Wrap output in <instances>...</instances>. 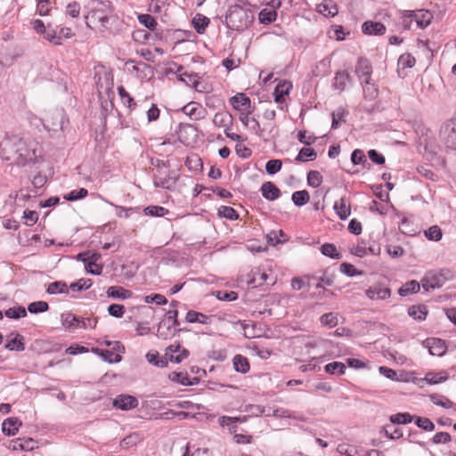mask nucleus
Listing matches in <instances>:
<instances>
[{"label": "nucleus", "mask_w": 456, "mask_h": 456, "mask_svg": "<svg viewBox=\"0 0 456 456\" xmlns=\"http://www.w3.org/2000/svg\"><path fill=\"white\" fill-rule=\"evenodd\" d=\"M419 283L416 281H411L406 282L403 286H402L398 293L401 297H405L410 294L417 293L419 290Z\"/></svg>", "instance_id": "7c9ffc66"}, {"label": "nucleus", "mask_w": 456, "mask_h": 456, "mask_svg": "<svg viewBox=\"0 0 456 456\" xmlns=\"http://www.w3.org/2000/svg\"><path fill=\"white\" fill-rule=\"evenodd\" d=\"M21 426V421L19 420L17 418H8L6 419L3 424H2V430L4 434L7 436H14L18 430L19 428Z\"/></svg>", "instance_id": "aec40b11"}, {"label": "nucleus", "mask_w": 456, "mask_h": 456, "mask_svg": "<svg viewBox=\"0 0 456 456\" xmlns=\"http://www.w3.org/2000/svg\"><path fill=\"white\" fill-rule=\"evenodd\" d=\"M282 167V162L280 159H270L265 164V170L269 175H275Z\"/></svg>", "instance_id": "13d9d810"}, {"label": "nucleus", "mask_w": 456, "mask_h": 456, "mask_svg": "<svg viewBox=\"0 0 456 456\" xmlns=\"http://www.w3.org/2000/svg\"><path fill=\"white\" fill-rule=\"evenodd\" d=\"M49 308V305L45 301H37L32 302L28 305V310L31 314H39L46 312Z\"/></svg>", "instance_id": "3c124183"}, {"label": "nucleus", "mask_w": 456, "mask_h": 456, "mask_svg": "<svg viewBox=\"0 0 456 456\" xmlns=\"http://www.w3.org/2000/svg\"><path fill=\"white\" fill-rule=\"evenodd\" d=\"M138 20L141 24L151 30H155L158 25L156 20L150 14H141L139 15Z\"/></svg>", "instance_id": "5fc2aeb1"}, {"label": "nucleus", "mask_w": 456, "mask_h": 456, "mask_svg": "<svg viewBox=\"0 0 456 456\" xmlns=\"http://www.w3.org/2000/svg\"><path fill=\"white\" fill-rule=\"evenodd\" d=\"M185 320H186V322H188L190 323H194V322H199V323H202V324H209L210 323L208 316H207L206 314H204L202 313L193 311V310H190L187 312Z\"/></svg>", "instance_id": "5701e85b"}, {"label": "nucleus", "mask_w": 456, "mask_h": 456, "mask_svg": "<svg viewBox=\"0 0 456 456\" xmlns=\"http://www.w3.org/2000/svg\"><path fill=\"white\" fill-rule=\"evenodd\" d=\"M415 62V58L410 53H403L398 59V65L402 69L412 68Z\"/></svg>", "instance_id": "864d4df0"}, {"label": "nucleus", "mask_w": 456, "mask_h": 456, "mask_svg": "<svg viewBox=\"0 0 456 456\" xmlns=\"http://www.w3.org/2000/svg\"><path fill=\"white\" fill-rule=\"evenodd\" d=\"M425 236L430 240L438 241L442 238V231L437 225H434L425 231Z\"/></svg>", "instance_id": "680f3d73"}, {"label": "nucleus", "mask_w": 456, "mask_h": 456, "mask_svg": "<svg viewBox=\"0 0 456 456\" xmlns=\"http://www.w3.org/2000/svg\"><path fill=\"white\" fill-rule=\"evenodd\" d=\"M181 330V329L172 326V323H168L167 321L162 320L159 324L157 336L161 339H168Z\"/></svg>", "instance_id": "9b49d317"}, {"label": "nucleus", "mask_w": 456, "mask_h": 456, "mask_svg": "<svg viewBox=\"0 0 456 456\" xmlns=\"http://www.w3.org/2000/svg\"><path fill=\"white\" fill-rule=\"evenodd\" d=\"M277 13L275 11L264 9L259 12V21L263 24H269L275 20Z\"/></svg>", "instance_id": "79ce46f5"}, {"label": "nucleus", "mask_w": 456, "mask_h": 456, "mask_svg": "<svg viewBox=\"0 0 456 456\" xmlns=\"http://www.w3.org/2000/svg\"><path fill=\"white\" fill-rule=\"evenodd\" d=\"M62 116H63L62 113L60 112V111L53 113L52 118H53V119H55V121H53L51 123L49 118H46L45 119L44 126L48 130L56 131L58 129H61L62 128V120H61L62 119Z\"/></svg>", "instance_id": "cd10ccee"}, {"label": "nucleus", "mask_w": 456, "mask_h": 456, "mask_svg": "<svg viewBox=\"0 0 456 456\" xmlns=\"http://www.w3.org/2000/svg\"><path fill=\"white\" fill-rule=\"evenodd\" d=\"M165 354L171 362L179 363L189 356V351L183 348L180 344L171 345L167 347Z\"/></svg>", "instance_id": "0eeeda50"}, {"label": "nucleus", "mask_w": 456, "mask_h": 456, "mask_svg": "<svg viewBox=\"0 0 456 456\" xmlns=\"http://www.w3.org/2000/svg\"><path fill=\"white\" fill-rule=\"evenodd\" d=\"M0 154L7 161L25 166L41 155V148L35 140L12 135L5 137L1 142Z\"/></svg>", "instance_id": "f257e3e1"}, {"label": "nucleus", "mask_w": 456, "mask_h": 456, "mask_svg": "<svg viewBox=\"0 0 456 456\" xmlns=\"http://www.w3.org/2000/svg\"><path fill=\"white\" fill-rule=\"evenodd\" d=\"M5 315L11 319H18L25 317L27 315V311L23 306L11 307L5 311Z\"/></svg>", "instance_id": "4d7b16f0"}, {"label": "nucleus", "mask_w": 456, "mask_h": 456, "mask_svg": "<svg viewBox=\"0 0 456 456\" xmlns=\"http://www.w3.org/2000/svg\"><path fill=\"white\" fill-rule=\"evenodd\" d=\"M89 12L85 16L86 24L90 28L103 31L108 28L113 18L114 8L109 0H91Z\"/></svg>", "instance_id": "f03ea898"}, {"label": "nucleus", "mask_w": 456, "mask_h": 456, "mask_svg": "<svg viewBox=\"0 0 456 456\" xmlns=\"http://www.w3.org/2000/svg\"><path fill=\"white\" fill-rule=\"evenodd\" d=\"M349 79L350 76L346 71L337 72L332 86L335 89L343 91L345 90Z\"/></svg>", "instance_id": "393cba45"}, {"label": "nucleus", "mask_w": 456, "mask_h": 456, "mask_svg": "<svg viewBox=\"0 0 456 456\" xmlns=\"http://www.w3.org/2000/svg\"><path fill=\"white\" fill-rule=\"evenodd\" d=\"M177 181L175 171L170 170L168 167L159 168L153 174V183L155 187L171 190Z\"/></svg>", "instance_id": "20e7f679"}, {"label": "nucleus", "mask_w": 456, "mask_h": 456, "mask_svg": "<svg viewBox=\"0 0 456 456\" xmlns=\"http://www.w3.org/2000/svg\"><path fill=\"white\" fill-rule=\"evenodd\" d=\"M317 157V153L312 148H302L297 156L296 157L295 160L297 162L301 161H307V160H314Z\"/></svg>", "instance_id": "72a5a7b5"}, {"label": "nucleus", "mask_w": 456, "mask_h": 456, "mask_svg": "<svg viewBox=\"0 0 456 456\" xmlns=\"http://www.w3.org/2000/svg\"><path fill=\"white\" fill-rule=\"evenodd\" d=\"M320 322L324 326L333 328L338 323V315L334 313L324 314L320 317Z\"/></svg>", "instance_id": "a19ab883"}, {"label": "nucleus", "mask_w": 456, "mask_h": 456, "mask_svg": "<svg viewBox=\"0 0 456 456\" xmlns=\"http://www.w3.org/2000/svg\"><path fill=\"white\" fill-rule=\"evenodd\" d=\"M292 89V84L289 81L280 82L273 92L274 100L278 103L285 102V96L288 95Z\"/></svg>", "instance_id": "f3484780"}, {"label": "nucleus", "mask_w": 456, "mask_h": 456, "mask_svg": "<svg viewBox=\"0 0 456 456\" xmlns=\"http://www.w3.org/2000/svg\"><path fill=\"white\" fill-rule=\"evenodd\" d=\"M322 182V175L320 172L312 170L307 174V183L310 186L317 188Z\"/></svg>", "instance_id": "8fccbe9b"}, {"label": "nucleus", "mask_w": 456, "mask_h": 456, "mask_svg": "<svg viewBox=\"0 0 456 456\" xmlns=\"http://www.w3.org/2000/svg\"><path fill=\"white\" fill-rule=\"evenodd\" d=\"M253 20L251 12L238 4L231 6L225 17L227 28L237 31L248 28Z\"/></svg>", "instance_id": "7ed1b4c3"}, {"label": "nucleus", "mask_w": 456, "mask_h": 456, "mask_svg": "<svg viewBox=\"0 0 456 456\" xmlns=\"http://www.w3.org/2000/svg\"><path fill=\"white\" fill-rule=\"evenodd\" d=\"M118 93L120 96V99L122 101V103L129 108L131 110L135 109L136 102H134V98L126 91V89L120 86L118 87Z\"/></svg>", "instance_id": "2f4dec72"}, {"label": "nucleus", "mask_w": 456, "mask_h": 456, "mask_svg": "<svg viewBox=\"0 0 456 456\" xmlns=\"http://www.w3.org/2000/svg\"><path fill=\"white\" fill-rule=\"evenodd\" d=\"M232 108L239 112L251 110V101L248 96L243 93H238L230 99Z\"/></svg>", "instance_id": "1a4fd4ad"}, {"label": "nucleus", "mask_w": 456, "mask_h": 456, "mask_svg": "<svg viewBox=\"0 0 456 456\" xmlns=\"http://www.w3.org/2000/svg\"><path fill=\"white\" fill-rule=\"evenodd\" d=\"M24 224L28 226L34 225L38 220V215L36 211L25 210L23 213Z\"/></svg>", "instance_id": "0e129e2a"}, {"label": "nucleus", "mask_w": 456, "mask_h": 456, "mask_svg": "<svg viewBox=\"0 0 456 456\" xmlns=\"http://www.w3.org/2000/svg\"><path fill=\"white\" fill-rule=\"evenodd\" d=\"M47 292L49 294H57V293H68L69 288L67 284L63 281H54L49 284L47 288Z\"/></svg>", "instance_id": "ea45409f"}, {"label": "nucleus", "mask_w": 456, "mask_h": 456, "mask_svg": "<svg viewBox=\"0 0 456 456\" xmlns=\"http://www.w3.org/2000/svg\"><path fill=\"white\" fill-rule=\"evenodd\" d=\"M338 452L346 456H358V452L354 446L345 444H338Z\"/></svg>", "instance_id": "338daca9"}, {"label": "nucleus", "mask_w": 456, "mask_h": 456, "mask_svg": "<svg viewBox=\"0 0 456 456\" xmlns=\"http://www.w3.org/2000/svg\"><path fill=\"white\" fill-rule=\"evenodd\" d=\"M139 402L136 397L130 395H118L113 399L112 405L114 408L121 411H129L138 406Z\"/></svg>", "instance_id": "423d86ee"}, {"label": "nucleus", "mask_w": 456, "mask_h": 456, "mask_svg": "<svg viewBox=\"0 0 456 456\" xmlns=\"http://www.w3.org/2000/svg\"><path fill=\"white\" fill-rule=\"evenodd\" d=\"M309 193L306 191H297L292 194V201L296 206L301 207L309 201Z\"/></svg>", "instance_id": "c9c22d12"}, {"label": "nucleus", "mask_w": 456, "mask_h": 456, "mask_svg": "<svg viewBox=\"0 0 456 456\" xmlns=\"http://www.w3.org/2000/svg\"><path fill=\"white\" fill-rule=\"evenodd\" d=\"M362 86L363 97L369 101L374 100L379 95V90L371 80H363L361 82Z\"/></svg>", "instance_id": "4be33fe9"}, {"label": "nucleus", "mask_w": 456, "mask_h": 456, "mask_svg": "<svg viewBox=\"0 0 456 456\" xmlns=\"http://www.w3.org/2000/svg\"><path fill=\"white\" fill-rule=\"evenodd\" d=\"M393 424H408L413 420V416L408 412L396 413L389 418Z\"/></svg>", "instance_id": "58836bf2"}, {"label": "nucleus", "mask_w": 456, "mask_h": 456, "mask_svg": "<svg viewBox=\"0 0 456 456\" xmlns=\"http://www.w3.org/2000/svg\"><path fill=\"white\" fill-rule=\"evenodd\" d=\"M132 292L122 287L111 286L107 290V295L110 297L126 299L132 297Z\"/></svg>", "instance_id": "b1692460"}, {"label": "nucleus", "mask_w": 456, "mask_h": 456, "mask_svg": "<svg viewBox=\"0 0 456 456\" xmlns=\"http://www.w3.org/2000/svg\"><path fill=\"white\" fill-rule=\"evenodd\" d=\"M356 75L361 82L371 80L372 67L365 58H360L355 67Z\"/></svg>", "instance_id": "9d476101"}, {"label": "nucleus", "mask_w": 456, "mask_h": 456, "mask_svg": "<svg viewBox=\"0 0 456 456\" xmlns=\"http://www.w3.org/2000/svg\"><path fill=\"white\" fill-rule=\"evenodd\" d=\"M340 271H341V273H343L344 274H346L349 277L361 275L362 273V271H357L356 268L353 265L348 264V263H342L340 265Z\"/></svg>", "instance_id": "e2e57ef3"}, {"label": "nucleus", "mask_w": 456, "mask_h": 456, "mask_svg": "<svg viewBox=\"0 0 456 456\" xmlns=\"http://www.w3.org/2000/svg\"><path fill=\"white\" fill-rule=\"evenodd\" d=\"M345 115L346 110L342 108H339L337 110L333 111L331 127L336 129L340 126L341 123L345 122Z\"/></svg>", "instance_id": "603ef678"}, {"label": "nucleus", "mask_w": 456, "mask_h": 456, "mask_svg": "<svg viewBox=\"0 0 456 456\" xmlns=\"http://www.w3.org/2000/svg\"><path fill=\"white\" fill-rule=\"evenodd\" d=\"M88 191L85 188H81L79 190H73L69 194L64 196V199L69 201L77 200L84 199L87 196Z\"/></svg>", "instance_id": "052dcab7"}, {"label": "nucleus", "mask_w": 456, "mask_h": 456, "mask_svg": "<svg viewBox=\"0 0 456 456\" xmlns=\"http://www.w3.org/2000/svg\"><path fill=\"white\" fill-rule=\"evenodd\" d=\"M408 314L416 320H424L427 315V311L425 306L412 305L409 308Z\"/></svg>", "instance_id": "c03bdc74"}, {"label": "nucleus", "mask_w": 456, "mask_h": 456, "mask_svg": "<svg viewBox=\"0 0 456 456\" xmlns=\"http://www.w3.org/2000/svg\"><path fill=\"white\" fill-rule=\"evenodd\" d=\"M234 369L237 372L247 373L249 370L248 359L241 354H236L232 360Z\"/></svg>", "instance_id": "a878e982"}, {"label": "nucleus", "mask_w": 456, "mask_h": 456, "mask_svg": "<svg viewBox=\"0 0 456 456\" xmlns=\"http://www.w3.org/2000/svg\"><path fill=\"white\" fill-rule=\"evenodd\" d=\"M262 196L268 200H275L281 196L280 189L272 182H265L260 188Z\"/></svg>", "instance_id": "2eb2a0df"}, {"label": "nucleus", "mask_w": 456, "mask_h": 456, "mask_svg": "<svg viewBox=\"0 0 456 456\" xmlns=\"http://www.w3.org/2000/svg\"><path fill=\"white\" fill-rule=\"evenodd\" d=\"M183 456H211L210 452L206 448H198L190 453L189 446L186 445L185 452Z\"/></svg>", "instance_id": "774afa93"}, {"label": "nucleus", "mask_w": 456, "mask_h": 456, "mask_svg": "<svg viewBox=\"0 0 456 456\" xmlns=\"http://www.w3.org/2000/svg\"><path fill=\"white\" fill-rule=\"evenodd\" d=\"M23 337L19 333L12 332L8 336V341L5 344V348L10 351H24L25 346L23 343Z\"/></svg>", "instance_id": "6ab92c4d"}, {"label": "nucleus", "mask_w": 456, "mask_h": 456, "mask_svg": "<svg viewBox=\"0 0 456 456\" xmlns=\"http://www.w3.org/2000/svg\"><path fill=\"white\" fill-rule=\"evenodd\" d=\"M232 120V116L227 111L216 112L213 118L214 125L216 127H223L224 130H230Z\"/></svg>", "instance_id": "dca6fc26"}, {"label": "nucleus", "mask_w": 456, "mask_h": 456, "mask_svg": "<svg viewBox=\"0 0 456 456\" xmlns=\"http://www.w3.org/2000/svg\"><path fill=\"white\" fill-rule=\"evenodd\" d=\"M408 17L409 18H413L414 20L417 23V26L419 28H424L428 27L430 24L432 15L428 12H410Z\"/></svg>", "instance_id": "412c9836"}, {"label": "nucleus", "mask_w": 456, "mask_h": 456, "mask_svg": "<svg viewBox=\"0 0 456 456\" xmlns=\"http://www.w3.org/2000/svg\"><path fill=\"white\" fill-rule=\"evenodd\" d=\"M440 138L446 148H456V117L444 122L441 126Z\"/></svg>", "instance_id": "39448f33"}, {"label": "nucleus", "mask_w": 456, "mask_h": 456, "mask_svg": "<svg viewBox=\"0 0 456 456\" xmlns=\"http://www.w3.org/2000/svg\"><path fill=\"white\" fill-rule=\"evenodd\" d=\"M58 34H59L58 27L53 28L51 24H48L47 29H46V32H45L44 37L53 45H61V37H59Z\"/></svg>", "instance_id": "c756f323"}, {"label": "nucleus", "mask_w": 456, "mask_h": 456, "mask_svg": "<svg viewBox=\"0 0 456 456\" xmlns=\"http://www.w3.org/2000/svg\"><path fill=\"white\" fill-rule=\"evenodd\" d=\"M365 294L370 299L384 300L391 296V290L381 284H374L365 291Z\"/></svg>", "instance_id": "6e6552de"}, {"label": "nucleus", "mask_w": 456, "mask_h": 456, "mask_svg": "<svg viewBox=\"0 0 456 456\" xmlns=\"http://www.w3.org/2000/svg\"><path fill=\"white\" fill-rule=\"evenodd\" d=\"M92 284L90 279H79L77 281L71 283L69 289L73 291H80L89 289Z\"/></svg>", "instance_id": "bf43d9fd"}, {"label": "nucleus", "mask_w": 456, "mask_h": 456, "mask_svg": "<svg viewBox=\"0 0 456 456\" xmlns=\"http://www.w3.org/2000/svg\"><path fill=\"white\" fill-rule=\"evenodd\" d=\"M218 215L230 220H236L239 217L236 210L232 207L222 206L218 208Z\"/></svg>", "instance_id": "de8ad7c7"}, {"label": "nucleus", "mask_w": 456, "mask_h": 456, "mask_svg": "<svg viewBox=\"0 0 456 456\" xmlns=\"http://www.w3.org/2000/svg\"><path fill=\"white\" fill-rule=\"evenodd\" d=\"M37 2V12L41 16H45L50 13L52 10V2L51 0H36Z\"/></svg>", "instance_id": "09e8293b"}, {"label": "nucleus", "mask_w": 456, "mask_h": 456, "mask_svg": "<svg viewBox=\"0 0 456 456\" xmlns=\"http://www.w3.org/2000/svg\"><path fill=\"white\" fill-rule=\"evenodd\" d=\"M324 370L327 373L334 374H344L346 370V365L340 362H333L325 365Z\"/></svg>", "instance_id": "a18cd8bd"}, {"label": "nucleus", "mask_w": 456, "mask_h": 456, "mask_svg": "<svg viewBox=\"0 0 456 456\" xmlns=\"http://www.w3.org/2000/svg\"><path fill=\"white\" fill-rule=\"evenodd\" d=\"M430 400L434 404H436L437 406H441L445 409H451V408L456 409V404L453 402H452L449 398H447L444 395H436V394L431 395Z\"/></svg>", "instance_id": "c85d7f7f"}, {"label": "nucleus", "mask_w": 456, "mask_h": 456, "mask_svg": "<svg viewBox=\"0 0 456 456\" xmlns=\"http://www.w3.org/2000/svg\"><path fill=\"white\" fill-rule=\"evenodd\" d=\"M108 313L113 317L121 318L125 314V306L122 305L112 304L108 307Z\"/></svg>", "instance_id": "69168bd1"}, {"label": "nucleus", "mask_w": 456, "mask_h": 456, "mask_svg": "<svg viewBox=\"0 0 456 456\" xmlns=\"http://www.w3.org/2000/svg\"><path fill=\"white\" fill-rule=\"evenodd\" d=\"M362 30L365 35L380 36L385 34L387 28L381 22L369 20L362 24Z\"/></svg>", "instance_id": "f8f14e48"}, {"label": "nucleus", "mask_w": 456, "mask_h": 456, "mask_svg": "<svg viewBox=\"0 0 456 456\" xmlns=\"http://www.w3.org/2000/svg\"><path fill=\"white\" fill-rule=\"evenodd\" d=\"M425 343L432 355L442 356L446 352L445 343L442 339L428 338Z\"/></svg>", "instance_id": "4468645a"}, {"label": "nucleus", "mask_w": 456, "mask_h": 456, "mask_svg": "<svg viewBox=\"0 0 456 456\" xmlns=\"http://www.w3.org/2000/svg\"><path fill=\"white\" fill-rule=\"evenodd\" d=\"M415 424L418 428L425 431H433L435 429V424L429 419L425 417H417Z\"/></svg>", "instance_id": "6e6d98bb"}, {"label": "nucleus", "mask_w": 456, "mask_h": 456, "mask_svg": "<svg viewBox=\"0 0 456 456\" xmlns=\"http://www.w3.org/2000/svg\"><path fill=\"white\" fill-rule=\"evenodd\" d=\"M448 379V375L445 371H441L438 373H427L425 377V380L431 385L438 384L445 381Z\"/></svg>", "instance_id": "e433bc0d"}, {"label": "nucleus", "mask_w": 456, "mask_h": 456, "mask_svg": "<svg viewBox=\"0 0 456 456\" xmlns=\"http://www.w3.org/2000/svg\"><path fill=\"white\" fill-rule=\"evenodd\" d=\"M321 252L322 255L329 256L332 259H339L340 254L338 252L337 248L334 244L325 243L321 247Z\"/></svg>", "instance_id": "4c0bfd02"}, {"label": "nucleus", "mask_w": 456, "mask_h": 456, "mask_svg": "<svg viewBox=\"0 0 456 456\" xmlns=\"http://www.w3.org/2000/svg\"><path fill=\"white\" fill-rule=\"evenodd\" d=\"M422 287L425 290L428 291L431 289L438 288L441 286L440 279L436 276H427L422 281Z\"/></svg>", "instance_id": "37998d69"}, {"label": "nucleus", "mask_w": 456, "mask_h": 456, "mask_svg": "<svg viewBox=\"0 0 456 456\" xmlns=\"http://www.w3.org/2000/svg\"><path fill=\"white\" fill-rule=\"evenodd\" d=\"M169 379L170 380L175 382V383H178V384H181L183 386H191V385H193L194 383L191 382L187 375V373H183V372H171L169 374Z\"/></svg>", "instance_id": "f704fd0d"}, {"label": "nucleus", "mask_w": 456, "mask_h": 456, "mask_svg": "<svg viewBox=\"0 0 456 456\" xmlns=\"http://www.w3.org/2000/svg\"><path fill=\"white\" fill-rule=\"evenodd\" d=\"M93 351L100 355L104 361L112 362H119L121 356L118 354H114L111 350H104L100 348H94Z\"/></svg>", "instance_id": "bb28decb"}, {"label": "nucleus", "mask_w": 456, "mask_h": 456, "mask_svg": "<svg viewBox=\"0 0 456 456\" xmlns=\"http://www.w3.org/2000/svg\"><path fill=\"white\" fill-rule=\"evenodd\" d=\"M143 212L150 216H164L168 214V210L160 206H149L143 209Z\"/></svg>", "instance_id": "49530a36"}, {"label": "nucleus", "mask_w": 456, "mask_h": 456, "mask_svg": "<svg viewBox=\"0 0 456 456\" xmlns=\"http://www.w3.org/2000/svg\"><path fill=\"white\" fill-rule=\"evenodd\" d=\"M182 111L192 120H199L203 118L204 110L195 102H191L182 108Z\"/></svg>", "instance_id": "ddd939ff"}, {"label": "nucleus", "mask_w": 456, "mask_h": 456, "mask_svg": "<svg viewBox=\"0 0 456 456\" xmlns=\"http://www.w3.org/2000/svg\"><path fill=\"white\" fill-rule=\"evenodd\" d=\"M192 23H193V27H194L195 30L199 34H202L205 32L207 27L209 24V19L201 14H197L193 18Z\"/></svg>", "instance_id": "473e14b6"}, {"label": "nucleus", "mask_w": 456, "mask_h": 456, "mask_svg": "<svg viewBox=\"0 0 456 456\" xmlns=\"http://www.w3.org/2000/svg\"><path fill=\"white\" fill-rule=\"evenodd\" d=\"M334 209L341 220H346L351 214L350 203L345 197L335 202Z\"/></svg>", "instance_id": "a211bd4d"}]
</instances>
